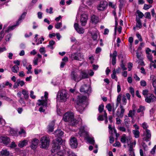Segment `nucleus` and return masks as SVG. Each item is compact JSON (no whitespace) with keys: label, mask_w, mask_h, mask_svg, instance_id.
Here are the masks:
<instances>
[{"label":"nucleus","mask_w":156,"mask_h":156,"mask_svg":"<svg viewBox=\"0 0 156 156\" xmlns=\"http://www.w3.org/2000/svg\"><path fill=\"white\" fill-rule=\"evenodd\" d=\"M87 97L84 96H78L76 100L77 105L76 106L78 111L82 113L86 107Z\"/></svg>","instance_id":"f257e3e1"},{"label":"nucleus","mask_w":156,"mask_h":156,"mask_svg":"<svg viewBox=\"0 0 156 156\" xmlns=\"http://www.w3.org/2000/svg\"><path fill=\"white\" fill-rule=\"evenodd\" d=\"M63 119L65 122H70V125L72 126H75L79 121L74 119V114L72 112L66 113L63 116Z\"/></svg>","instance_id":"f03ea898"},{"label":"nucleus","mask_w":156,"mask_h":156,"mask_svg":"<svg viewBox=\"0 0 156 156\" xmlns=\"http://www.w3.org/2000/svg\"><path fill=\"white\" fill-rule=\"evenodd\" d=\"M69 97V95L65 90H62L59 91L57 96L58 101L65 102L67 100Z\"/></svg>","instance_id":"7ed1b4c3"},{"label":"nucleus","mask_w":156,"mask_h":156,"mask_svg":"<svg viewBox=\"0 0 156 156\" xmlns=\"http://www.w3.org/2000/svg\"><path fill=\"white\" fill-rule=\"evenodd\" d=\"M79 71L77 69L72 71L70 74L71 79L76 82H78L81 80L82 78L79 75Z\"/></svg>","instance_id":"20e7f679"},{"label":"nucleus","mask_w":156,"mask_h":156,"mask_svg":"<svg viewBox=\"0 0 156 156\" xmlns=\"http://www.w3.org/2000/svg\"><path fill=\"white\" fill-rule=\"evenodd\" d=\"M60 147L55 144L54 146H52L51 150L52 152L54 153V156H63V152L60 151Z\"/></svg>","instance_id":"39448f33"},{"label":"nucleus","mask_w":156,"mask_h":156,"mask_svg":"<svg viewBox=\"0 0 156 156\" xmlns=\"http://www.w3.org/2000/svg\"><path fill=\"white\" fill-rule=\"evenodd\" d=\"M70 58L72 60L83 61L84 59L83 54L78 52L72 54Z\"/></svg>","instance_id":"423d86ee"},{"label":"nucleus","mask_w":156,"mask_h":156,"mask_svg":"<svg viewBox=\"0 0 156 156\" xmlns=\"http://www.w3.org/2000/svg\"><path fill=\"white\" fill-rule=\"evenodd\" d=\"M41 147L42 148H46L48 146L49 144V139L46 136L42 137L41 140Z\"/></svg>","instance_id":"0eeeda50"},{"label":"nucleus","mask_w":156,"mask_h":156,"mask_svg":"<svg viewBox=\"0 0 156 156\" xmlns=\"http://www.w3.org/2000/svg\"><path fill=\"white\" fill-rule=\"evenodd\" d=\"M38 101L37 104L39 106H41V107L39 108V111L41 112H44L47 106L48 103L46 101H42L40 100H39Z\"/></svg>","instance_id":"6e6552de"},{"label":"nucleus","mask_w":156,"mask_h":156,"mask_svg":"<svg viewBox=\"0 0 156 156\" xmlns=\"http://www.w3.org/2000/svg\"><path fill=\"white\" fill-rule=\"evenodd\" d=\"M143 140L146 142L149 141L151 140V135L150 131L148 129H146L144 132L143 135Z\"/></svg>","instance_id":"1a4fd4ad"},{"label":"nucleus","mask_w":156,"mask_h":156,"mask_svg":"<svg viewBox=\"0 0 156 156\" xmlns=\"http://www.w3.org/2000/svg\"><path fill=\"white\" fill-rule=\"evenodd\" d=\"M26 12L23 13L21 16L19 18L18 21L16 23V24L9 27L8 28V29L6 30V32H9V31L14 29L15 28V27L16 26H18L19 24V23L21 22V20H22V19H23L24 18L26 15Z\"/></svg>","instance_id":"9d476101"},{"label":"nucleus","mask_w":156,"mask_h":156,"mask_svg":"<svg viewBox=\"0 0 156 156\" xmlns=\"http://www.w3.org/2000/svg\"><path fill=\"white\" fill-rule=\"evenodd\" d=\"M69 144L71 148H76L78 145V142L76 138L74 136H72L70 138Z\"/></svg>","instance_id":"9b49d317"},{"label":"nucleus","mask_w":156,"mask_h":156,"mask_svg":"<svg viewBox=\"0 0 156 156\" xmlns=\"http://www.w3.org/2000/svg\"><path fill=\"white\" fill-rule=\"evenodd\" d=\"M108 6V3L106 1L101 2L100 4L97 7L98 10L103 11L106 9Z\"/></svg>","instance_id":"f8f14e48"},{"label":"nucleus","mask_w":156,"mask_h":156,"mask_svg":"<svg viewBox=\"0 0 156 156\" xmlns=\"http://www.w3.org/2000/svg\"><path fill=\"white\" fill-rule=\"evenodd\" d=\"M145 101L148 103H150L154 101L155 97L152 94H149L145 96Z\"/></svg>","instance_id":"ddd939ff"},{"label":"nucleus","mask_w":156,"mask_h":156,"mask_svg":"<svg viewBox=\"0 0 156 156\" xmlns=\"http://www.w3.org/2000/svg\"><path fill=\"white\" fill-rule=\"evenodd\" d=\"M91 89V87L89 85L84 84L81 86L80 89V91L81 92L88 93V92L90 93V92Z\"/></svg>","instance_id":"4468645a"},{"label":"nucleus","mask_w":156,"mask_h":156,"mask_svg":"<svg viewBox=\"0 0 156 156\" xmlns=\"http://www.w3.org/2000/svg\"><path fill=\"white\" fill-rule=\"evenodd\" d=\"M131 139L130 137H127L126 134H123L121 137L120 141L123 144L127 143V144L129 145V142Z\"/></svg>","instance_id":"2eb2a0df"},{"label":"nucleus","mask_w":156,"mask_h":156,"mask_svg":"<svg viewBox=\"0 0 156 156\" xmlns=\"http://www.w3.org/2000/svg\"><path fill=\"white\" fill-rule=\"evenodd\" d=\"M88 20V16L86 14H82L81 17L80 22L82 26L85 25Z\"/></svg>","instance_id":"dca6fc26"},{"label":"nucleus","mask_w":156,"mask_h":156,"mask_svg":"<svg viewBox=\"0 0 156 156\" xmlns=\"http://www.w3.org/2000/svg\"><path fill=\"white\" fill-rule=\"evenodd\" d=\"M25 83L23 80H21L20 79H18L15 83L13 85V88L15 89L17 88L19 86L21 87L25 85Z\"/></svg>","instance_id":"f3484780"},{"label":"nucleus","mask_w":156,"mask_h":156,"mask_svg":"<svg viewBox=\"0 0 156 156\" xmlns=\"http://www.w3.org/2000/svg\"><path fill=\"white\" fill-rule=\"evenodd\" d=\"M74 27L75 30L79 34H83L84 32V29L82 27H79V25L77 23H75L74 24Z\"/></svg>","instance_id":"a211bd4d"},{"label":"nucleus","mask_w":156,"mask_h":156,"mask_svg":"<svg viewBox=\"0 0 156 156\" xmlns=\"http://www.w3.org/2000/svg\"><path fill=\"white\" fill-rule=\"evenodd\" d=\"M39 142V140L36 138L33 139L31 141V145L30 147L32 149L35 148Z\"/></svg>","instance_id":"6ab92c4d"},{"label":"nucleus","mask_w":156,"mask_h":156,"mask_svg":"<svg viewBox=\"0 0 156 156\" xmlns=\"http://www.w3.org/2000/svg\"><path fill=\"white\" fill-rule=\"evenodd\" d=\"M0 138L2 142L5 144L7 145L10 143V139L7 136H2Z\"/></svg>","instance_id":"aec40b11"},{"label":"nucleus","mask_w":156,"mask_h":156,"mask_svg":"<svg viewBox=\"0 0 156 156\" xmlns=\"http://www.w3.org/2000/svg\"><path fill=\"white\" fill-rule=\"evenodd\" d=\"M79 134L80 136L84 137L88 135V132L85 131L83 127H81L80 129Z\"/></svg>","instance_id":"412c9836"},{"label":"nucleus","mask_w":156,"mask_h":156,"mask_svg":"<svg viewBox=\"0 0 156 156\" xmlns=\"http://www.w3.org/2000/svg\"><path fill=\"white\" fill-rule=\"evenodd\" d=\"M55 122L52 121L51 123L48 125V132L50 133H52L54 130V126Z\"/></svg>","instance_id":"4be33fe9"},{"label":"nucleus","mask_w":156,"mask_h":156,"mask_svg":"<svg viewBox=\"0 0 156 156\" xmlns=\"http://www.w3.org/2000/svg\"><path fill=\"white\" fill-rule=\"evenodd\" d=\"M63 142V141L62 140V139H61V138L58 137L56 140H53V146H54L55 144H56L57 145H59H59L61 144H62V143Z\"/></svg>","instance_id":"5701e85b"},{"label":"nucleus","mask_w":156,"mask_h":156,"mask_svg":"<svg viewBox=\"0 0 156 156\" xmlns=\"http://www.w3.org/2000/svg\"><path fill=\"white\" fill-rule=\"evenodd\" d=\"M28 140H24L22 141H20L18 144L19 147L22 148L24 146L27 144Z\"/></svg>","instance_id":"b1692460"},{"label":"nucleus","mask_w":156,"mask_h":156,"mask_svg":"<svg viewBox=\"0 0 156 156\" xmlns=\"http://www.w3.org/2000/svg\"><path fill=\"white\" fill-rule=\"evenodd\" d=\"M94 33H91V37L94 41H96L98 38V31L95 29H94Z\"/></svg>","instance_id":"393cba45"},{"label":"nucleus","mask_w":156,"mask_h":156,"mask_svg":"<svg viewBox=\"0 0 156 156\" xmlns=\"http://www.w3.org/2000/svg\"><path fill=\"white\" fill-rule=\"evenodd\" d=\"M91 20L92 23L95 24L99 22L98 18L94 15H93L91 16Z\"/></svg>","instance_id":"a878e982"},{"label":"nucleus","mask_w":156,"mask_h":156,"mask_svg":"<svg viewBox=\"0 0 156 156\" xmlns=\"http://www.w3.org/2000/svg\"><path fill=\"white\" fill-rule=\"evenodd\" d=\"M120 107L121 108L120 113L119 114H117V115L119 117L122 118L125 112V109L123 107L122 105H120Z\"/></svg>","instance_id":"bb28decb"},{"label":"nucleus","mask_w":156,"mask_h":156,"mask_svg":"<svg viewBox=\"0 0 156 156\" xmlns=\"http://www.w3.org/2000/svg\"><path fill=\"white\" fill-rule=\"evenodd\" d=\"M64 151L67 153L68 156H77L74 153H73L71 150L68 148L64 150Z\"/></svg>","instance_id":"cd10ccee"},{"label":"nucleus","mask_w":156,"mask_h":156,"mask_svg":"<svg viewBox=\"0 0 156 156\" xmlns=\"http://www.w3.org/2000/svg\"><path fill=\"white\" fill-rule=\"evenodd\" d=\"M87 141L90 144L94 145L95 141L93 137L87 136L86 137Z\"/></svg>","instance_id":"c85d7f7f"},{"label":"nucleus","mask_w":156,"mask_h":156,"mask_svg":"<svg viewBox=\"0 0 156 156\" xmlns=\"http://www.w3.org/2000/svg\"><path fill=\"white\" fill-rule=\"evenodd\" d=\"M1 156H10L9 152L6 149L3 150L1 152Z\"/></svg>","instance_id":"c756f323"},{"label":"nucleus","mask_w":156,"mask_h":156,"mask_svg":"<svg viewBox=\"0 0 156 156\" xmlns=\"http://www.w3.org/2000/svg\"><path fill=\"white\" fill-rule=\"evenodd\" d=\"M55 135L56 136H61L63 134V132L61 129H57L55 132Z\"/></svg>","instance_id":"7c9ffc66"},{"label":"nucleus","mask_w":156,"mask_h":156,"mask_svg":"<svg viewBox=\"0 0 156 156\" xmlns=\"http://www.w3.org/2000/svg\"><path fill=\"white\" fill-rule=\"evenodd\" d=\"M136 27H139V28H140L142 27V25L140 19L139 18L136 17Z\"/></svg>","instance_id":"2f4dec72"},{"label":"nucleus","mask_w":156,"mask_h":156,"mask_svg":"<svg viewBox=\"0 0 156 156\" xmlns=\"http://www.w3.org/2000/svg\"><path fill=\"white\" fill-rule=\"evenodd\" d=\"M22 93L23 94L24 97L25 99H27L29 98L28 91L25 89H23L22 91Z\"/></svg>","instance_id":"473e14b6"},{"label":"nucleus","mask_w":156,"mask_h":156,"mask_svg":"<svg viewBox=\"0 0 156 156\" xmlns=\"http://www.w3.org/2000/svg\"><path fill=\"white\" fill-rule=\"evenodd\" d=\"M12 71L14 73H17L19 71V67L18 66L14 65L12 68Z\"/></svg>","instance_id":"72a5a7b5"},{"label":"nucleus","mask_w":156,"mask_h":156,"mask_svg":"<svg viewBox=\"0 0 156 156\" xmlns=\"http://www.w3.org/2000/svg\"><path fill=\"white\" fill-rule=\"evenodd\" d=\"M133 143L131 139L129 142V145L128 144V145L129 146V150L131 152L132 154H133V153H134L133 151Z\"/></svg>","instance_id":"f704fd0d"},{"label":"nucleus","mask_w":156,"mask_h":156,"mask_svg":"<svg viewBox=\"0 0 156 156\" xmlns=\"http://www.w3.org/2000/svg\"><path fill=\"white\" fill-rule=\"evenodd\" d=\"M55 44V42L53 40H51L49 42V44L47 46V47L50 48L51 49H53L54 48L53 45H54Z\"/></svg>","instance_id":"c9c22d12"},{"label":"nucleus","mask_w":156,"mask_h":156,"mask_svg":"<svg viewBox=\"0 0 156 156\" xmlns=\"http://www.w3.org/2000/svg\"><path fill=\"white\" fill-rule=\"evenodd\" d=\"M135 113V110H130L129 111V113L128 114V116L129 117H130L132 118H133V116L134 115V114Z\"/></svg>","instance_id":"e433bc0d"},{"label":"nucleus","mask_w":156,"mask_h":156,"mask_svg":"<svg viewBox=\"0 0 156 156\" xmlns=\"http://www.w3.org/2000/svg\"><path fill=\"white\" fill-rule=\"evenodd\" d=\"M80 76L82 79L87 78L88 77V74L85 72L83 71L81 72Z\"/></svg>","instance_id":"4c0bfd02"},{"label":"nucleus","mask_w":156,"mask_h":156,"mask_svg":"<svg viewBox=\"0 0 156 156\" xmlns=\"http://www.w3.org/2000/svg\"><path fill=\"white\" fill-rule=\"evenodd\" d=\"M113 106V104H112V105H111V104H108L106 106V108L109 112H111L112 111V108Z\"/></svg>","instance_id":"58836bf2"},{"label":"nucleus","mask_w":156,"mask_h":156,"mask_svg":"<svg viewBox=\"0 0 156 156\" xmlns=\"http://www.w3.org/2000/svg\"><path fill=\"white\" fill-rule=\"evenodd\" d=\"M48 93L46 92H44V97L45 99H43V97H42L41 98L42 99L41 100L42 101H45L48 103Z\"/></svg>","instance_id":"ea45409f"},{"label":"nucleus","mask_w":156,"mask_h":156,"mask_svg":"<svg viewBox=\"0 0 156 156\" xmlns=\"http://www.w3.org/2000/svg\"><path fill=\"white\" fill-rule=\"evenodd\" d=\"M111 77L113 79H115L116 81H117L118 78L116 75V71L115 70H113L112 74L111 75Z\"/></svg>","instance_id":"a19ab883"},{"label":"nucleus","mask_w":156,"mask_h":156,"mask_svg":"<svg viewBox=\"0 0 156 156\" xmlns=\"http://www.w3.org/2000/svg\"><path fill=\"white\" fill-rule=\"evenodd\" d=\"M133 132L134 135V136L136 138H138L139 136L140 132L138 130H133Z\"/></svg>","instance_id":"79ce46f5"},{"label":"nucleus","mask_w":156,"mask_h":156,"mask_svg":"<svg viewBox=\"0 0 156 156\" xmlns=\"http://www.w3.org/2000/svg\"><path fill=\"white\" fill-rule=\"evenodd\" d=\"M122 101L123 105H125L126 104L127 100L125 95H123L122 96Z\"/></svg>","instance_id":"37998d69"},{"label":"nucleus","mask_w":156,"mask_h":156,"mask_svg":"<svg viewBox=\"0 0 156 156\" xmlns=\"http://www.w3.org/2000/svg\"><path fill=\"white\" fill-rule=\"evenodd\" d=\"M125 0H120V4L119 5V8L120 9H121L124 6L125 4Z\"/></svg>","instance_id":"c03bdc74"},{"label":"nucleus","mask_w":156,"mask_h":156,"mask_svg":"<svg viewBox=\"0 0 156 156\" xmlns=\"http://www.w3.org/2000/svg\"><path fill=\"white\" fill-rule=\"evenodd\" d=\"M136 13L138 15V16L139 17V18L140 19L142 18L144 16L143 13L139 10H137Z\"/></svg>","instance_id":"a18cd8bd"},{"label":"nucleus","mask_w":156,"mask_h":156,"mask_svg":"<svg viewBox=\"0 0 156 156\" xmlns=\"http://www.w3.org/2000/svg\"><path fill=\"white\" fill-rule=\"evenodd\" d=\"M122 97V95L121 94H119L117 97V103H116V107H117L119 103H120L121 101V98Z\"/></svg>","instance_id":"49530a36"},{"label":"nucleus","mask_w":156,"mask_h":156,"mask_svg":"<svg viewBox=\"0 0 156 156\" xmlns=\"http://www.w3.org/2000/svg\"><path fill=\"white\" fill-rule=\"evenodd\" d=\"M117 129L119 130L122 132H126V129L124 126H119L118 127Z\"/></svg>","instance_id":"de8ad7c7"},{"label":"nucleus","mask_w":156,"mask_h":156,"mask_svg":"<svg viewBox=\"0 0 156 156\" xmlns=\"http://www.w3.org/2000/svg\"><path fill=\"white\" fill-rule=\"evenodd\" d=\"M145 110V107L144 106H140L139 107V108L137 109V112L138 113L140 112H143Z\"/></svg>","instance_id":"09e8293b"},{"label":"nucleus","mask_w":156,"mask_h":156,"mask_svg":"<svg viewBox=\"0 0 156 156\" xmlns=\"http://www.w3.org/2000/svg\"><path fill=\"white\" fill-rule=\"evenodd\" d=\"M62 26V24L61 22L58 23L55 25V28L57 29H59Z\"/></svg>","instance_id":"8fccbe9b"},{"label":"nucleus","mask_w":156,"mask_h":156,"mask_svg":"<svg viewBox=\"0 0 156 156\" xmlns=\"http://www.w3.org/2000/svg\"><path fill=\"white\" fill-rule=\"evenodd\" d=\"M156 150V145H155L153 148L150 151L151 154L152 155H154L155 152Z\"/></svg>","instance_id":"3c124183"},{"label":"nucleus","mask_w":156,"mask_h":156,"mask_svg":"<svg viewBox=\"0 0 156 156\" xmlns=\"http://www.w3.org/2000/svg\"><path fill=\"white\" fill-rule=\"evenodd\" d=\"M125 118L124 119V122L126 124H129L130 122V120L128 117L126 116H125Z\"/></svg>","instance_id":"603ef678"},{"label":"nucleus","mask_w":156,"mask_h":156,"mask_svg":"<svg viewBox=\"0 0 156 156\" xmlns=\"http://www.w3.org/2000/svg\"><path fill=\"white\" fill-rule=\"evenodd\" d=\"M151 7L152 5H148L146 4H145L144 5L143 9L145 10H147Z\"/></svg>","instance_id":"864d4df0"},{"label":"nucleus","mask_w":156,"mask_h":156,"mask_svg":"<svg viewBox=\"0 0 156 156\" xmlns=\"http://www.w3.org/2000/svg\"><path fill=\"white\" fill-rule=\"evenodd\" d=\"M145 17L146 18L150 19H151V15L150 12H146L145 13Z\"/></svg>","instance_id":"5fc2aeb1"},{"label":"nucleus","mask_w":156,"mask_h":156,"mask_svg":"<svg viewBox=\"0 0 156 156\" xmlns=\"http://www.w3.org/2000/svg\"><path fill=\"white\" fill-rule=\"evenodd\" d=\"M1 97L3 98L4 100H5L8 101H10V99L8 97H6L5 96L2 95L1 94L0 95Z\"/></svg>","instance_id":"6e6d98bb"},{"label":"nucleus","mask_w":156,"mask_h":156,"mask_svg":"<svg viewBox=\"0 0 156 156\" xmlns=\"http://www.w3.org/2000/svg\"><path fill=\"white\" fill-rule=\"evenodd\" d=\"M142 126L144 129H147V128L148 127V126L147 124L145 122H144L142 125Z\"/></svg>","instance_id":"4d7b16f0"},{"label":"nucleus","mask_w":156,"mask_h":156,"mask_svg":"<svg viewBox=\"0 0 156 156\" xmlns=\"http://www.w3.org/2000/svg\"><path fill=\"white\" fill-rule=\"evenodd\" d=\"M19 102L22 105H25V102L23 100V98H20L19 100Z\"/></svg>","instance_id":"13d9d810"},{"label":"nucleus","mask_w":156,"mask_h":156,"mask_svg":"<svg viewBox=\"0 0 156 156\" xmlns=\"http://www.w3.org/2000/svg\"><path fill=\"white\" fill-rule=\"evenodd\" d=\"M5 125V121L2 117H0V125L2 126Z\"/></svg>","instance_id":"bf43d9fd"},{"label":"nucleus","mask_w":156,"mask_h":156,"mask_svg":"<svg viewBox=\"0 0 156 156\" xmlns=\"http://www.w3.org/2000/svg\"><path fill=\"white\" fill-rule=\"evenodd\" d=\"M129 91L133 97L134 96V90L133 88L132 87H129Z\"/></svg>","instance_id":"052dcab7"},{"label":"nucleus","mask_w":156,"mask_h":156,"mask_svg":"<svg viewBox=\"0 0 156 156\" xmlns=\"http://www.w3.org/2000/svg\"><path fill=\"white\" fill-rule=\"evenodd\" d=\"M147 55V57L149 61H152V60L153 59V56L152 55L150 54H148Z\"/></svg>","instance_id":"680f3d73"},{"label":"nucleus","mask_w":156,"mask_h":156,"mask_svg":"<svg viewBox=\"0 0 156 156\" xmlns=\"http://www.w3.org/2000/svg\"><path fill=\"white\" fill-rule=\"evenodd\" d=\"M53 8L52 7H50L49 9H46V12L48 13H49L50 14H51L53 13L52 11Z\"/></svg>","instance_id":"e2e57ef3"},{"label":"nucleus","mask_w":156,"mask_h":156,"mask_svg":"<svg viewBox=\"0 0 156 156\" xmlns=\"http://www.w3.org/2000/svg\"><path fill=\"white\" fill-rule=\"evenodd\" d=\"M104 107V105H101L99 106L98 110L100 113H101L102 112L103 110Z\"/></svg>","instance_id":"0e129e2a"},{"label":"nucleus","mask_w":156,"mask_h":156,"mask_svg":"<svg viewBox=\"0 0 156 156\" xmlns=\"http://www.w3.org/2000/svg\"><path fill=\"white\" fill-rule=\"evenodd\" d=\"M140 85L142 86L145 87L147 85L146 82L144 80H142L140 82Z\"/></svg>","instance_id":"69168bd1"},{"label":"nucleus","mask_w":156,"mask_h":156,"mask_svg":"<svg viewBox=\"0 0 156 156\" xmlns=\"http://www.w3.org/2000/svg\"><path fill=\"white\" fill-rule=\"evenodd\" d=\"M148 92L149 91L147 89L144 90L142 91V94L145 96H146V95H147Z\"/></svg>","instance_id":"338daca9"},{"label":"nucleus","mask_w":156,"mask_h":156,"mask_svg":"<svg viewBox=\"0 0 156 156\" xmlns=\"http://www.w3.org/2000/svg\"><path fill=\"white\" fill-rule=\"evenodd\" d=\"M39 51L42 54H44V53L45 52L44 48L42 47L40 48L39 49Z\"/></svg>","instance_id":"774afa93"}]
</instances>
